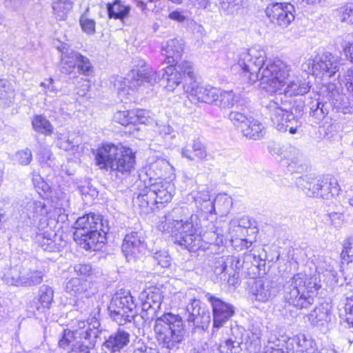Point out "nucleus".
Instances as JSON below:
<instances>
[{
    "mask_svg": "<svg viewBox=\"0 0 353 353\" xmlns=\"http://www.w3.org/2000/svg\"><path fill=\"white\" fill-rule=\"evenodd\" d=\"M140 299L142 302V319L149 321L156 318L154 332L158 344L170 351L179 349L185 334L183 321L179 315L170 312L157 317L163 301L160 289L153 288L143 290Z\"/></svg>",
    "mask_w": 353,
    "mask_h": 353,
    "instance_id": "obj_1",
    "label": "nucleus"
},
{
    "mask_svg": "<svg viewBox=\"0 0 353 353\" xmlns=\"http://www.w3.org/2000/svg\"><path fill=\"white\" fill-rule=\"evenodd\" d=\"M140 299L142 302V319L149 321L156 318L154 332L158 344L170 351L179 349L185 334L183 321L179 315L170 312L157 317L163 301L160 289L153 288L143 290Z\"/></svg>",
    "mask_w": 353,
    "mask_h": 353,
    "instance_id": "obj_2",
    "label": "nucleus"
},
{
    "mask_svg": "<svg viewBox=\"0 0 353 353\" xmlns=\"http://www.w3.org/2000/svg\"><path fill=\"white\" fill-rule=\"evenodd\" d=\"M283 65L285 72L283 77H279V84L273 88L274 90H265L271 94L279 93V96L270 100L265 108L268 110L273 125L278 130H289L290 134H294L297 131L299 121L294 114L288 110L289 104L287 101H283L281 95L284 94L288 97L305 95L309 92L311 84L307 79L298 77L290 79L291 68L284 62Z\"/></svg>",
    "mask_w": 353,
    "mask_h": 353,
    "instance_id": "obj_3",
    "label": "nucleus"
},
{
    "mask_svg": "<svg viewBox=\"0 0 353 353\" xmlns=\"http://www.w3.org/2000/svg\"><path fill=\"white\" fill-rule=\"evenodd\" d=\"M157 229L170 235L173 242L183 249L194 251L202 246L199 216L186 206L174 207L161 218Z\"/></svg>",
    "mask_w": 353,
    "mask_h": 353,
    "instance_id": "obj_4",
    "label": "nucleus"
},
{
    "mask_svg": "<svg viewBox=\"0 0 353 353\" xmlns=\"http://www.w3.org/2000/svg\"><path fill=\"white\" fill-rule=\"evenodd\" d=\"M238 65L252 83L260 81L263 90H274L285 74L283 61L280 59L267 60L264 50L256 48L244 50L239 54Z\"/></svg>",
    "mask_w": 353,
    "mask_h": 353,
    "instance_id": "obj_5",
    "label": "nucleus"
},
{
    "mask_svg": "<svg viewBox=\"0 0 353 353\" xmlns=\"http://www.w3.org/2000/svg\"><path fill=\"white\" fill-rule=\"evenodd\" d=\"M74 228V240L83 249L94 251L101 248L110 229L108 221L94 213L79 217Z\"/></svg>",
    "mask_w": 353,
    "mask_h": 353,
    "instance_id": "obj_6",
    "label": "nucleus"
},
{
    "mask_svg": "<svg viewBox=\"0 0 353 353\" xmlns=\"http://www.w3.org/2000/svg\"><path fill=\"white\" fill-rule=\"evenodd\" d=\"M315 275L294 274L283 286V299L297 310H307L314 303V294L321 287Z\"/></svg>",
    "mask_w": 353,
    "mask_h": 353,
    "instance_id": "obj_7",
    "label": "nucleus"
},
{
    "mask_svg": "<svg viewBox=\"0 0 353 353\" xmlns=\"http://www.w3.org/2000/svg\"><path fill=\"white\" fill-rule=\"evenodd\" d=\"M95 160L101 168L110 169L116 175L129 174L135 164V156L132 150L121 144H103L97 150Z\"/></svg>",
    "mask_w": 353,
    "mask_h": 353,
    "instance_id": "obj_8",
    "label": "nucleus"
},
{
    "mask_svg": "<svg viewBox=\"0 0 353 353\" xmlns=\"http://www.w3.org/2000/svg\"><path fill=\"white\" fill-rule=\"evenodd\" d=\"M181 74L178 73L171 65L161 71L155 72L148 68L141 61L136 68L131 70L125 81L132 90H138L144 82L153 85L161 81L165 88L168 91H174L182 81Z\"/></svg>",
    "mask_w": 353,
    "mask_h": 353,
    "instance_id": "obj_9",
    "label": "nucleus"
},
{
    "mask_svg": "<svg viewBox=\"0 0 353 353\" xmlns=\"http://www.w3.org/2000/svg\"><path fill=\"white\" fill-rule=\"evenodd\" d=\"M77 308L81 313L88 314L92 316V326L86 333L79 332L78 334L81 336V340H77L74 343L68 353H91L90 350L95 346L100 333L99 328L101 324L99 316L101 308L99 307L97 303H94L89 299L77 302Z\"/></svg>",
    "mask_w": 353,
    "mask_h": 353,
    "instance_id": "obj_10",
    "label": "nucleus"
},
{
    "mask_svg": "<svg viewBox=\"0 0 353 353\" xmlns=\"http://www.w3.org/2000/svg\"><path fill=\"white\" fill-rule=\"evenodd\" d=\"M43 276L44 273L41 270L24 263L21 267L11 268L2 279L8 285L32 287L41 283Z\"/></svg>",
    "mask_w": 353,
    "mask_h": 353,
    "instance_id": "obj_11",
    "label": "nucleus"
},
{
    "mask_svg": "<svg viewBox=\"0 0 353 353\" xmlns=\"http://www.w3.org/2000/svg\"><path fill=\"white\" fill-rule=\"evenodd\" d=\"M265 12L270 21L281 29L288 27L295 18L294 6L287 2H272L268 5Z\"/></svg>",
    "mask_w": 353,
    "mask_h": 353,
    "instance_id": "obj_12",
    "label": "nucleus"
},
{
    "mask_svg": "<svg viewBox=\"0 0 353 353\" xmlns=\"http://www.w3.org/2000/svg\"><path fill=\"white\" fill-rule=\"evenodd\" d=\"M173 185L168 182L163 181L161 179H150L148 182H145L143 194L154 201L155 204L168 203L172 197Z\"/></svg>",
    "mask_w": 353,
    "mask_h": 353,
    "instance_id": "obj_13",
    "label": "nucleus"
},
{
    "mask_svg": "<svg viewBox=\"0 0 353 353\" xmlns=\"http://www.w3.org/2000/svg\"><path fill=\"white\" fill-rule=\"evenodd\" d=\"M121 249L128 262H135L140 259L146 250V243L142 232H132L127 234Z\"/></svg>",
    "mask_w": 353,
    "mask_h": 353,
    "instance_id": "obj_14",
    "label": "nucleus"
},
{
    "mask_svg": "<svg viewBox=\"0 0 353 353\" xmlns=\"http://www.w3.org/2000/svg\"><path fill=\"white\" fill-rule=\"evenodd\" d=\"M338 58L326 52L308 60V66H312V74L316 77H331L339 70Z\"/></svg>",
    "mask_w": 353,
    "mask_h": 353,
    "instance_id": "obj_15",
    "label": "nucleus"
},
{
    "mask_svg": "<svg viewBox=\"0 0 353 353\" xmlns=\"http://www.w3.org/2000/svg\"><path fill=\"white\" fill-rule=\"evenodd\" d=\"M187 321L190 325L206 330L211 321L210 312L201 307V301L192 299L186 306Z\"/></svg>",
    "mask_w": 353,
    "mask_h": 353,
    "instance_id": "obj_16",
    "label": "nucleus"
},
{
    "mask_svg": "<svg viewBox=\"0 0 353 353\" xmlns=\"http://www.w3.org/2000/svg\"><path fill=\"white\" fill-rule=\"evenodd\" d=\"M183 89L193 103H212L218 101L219 90L216 88L201 85L194 81L190 85H184Z\"/></svg>",
    "mask_w": 353,
    "mask_h": 353,
    "instance_id": "obj_17",
    "label": "nucleus"
},
{
    "mask_svg": "<svg viewBox=\"0 0 353 353\" xmlns=\"http://www.w3.org/2000/svg\"><path fill=\"white\" fill-rule=\"evenodd\" d=\"M206 298L212 307L213 326L220 328L233 316L234 307L210 294H207Z\"/></svg>",
    "mask_w": 353,
    "mask_h": 353,
    "instance_id": "obj_18",
    "label": "nucleus"
},
{
    "mask_svg": "<svg viewBox=\"0 0 353 353\" xmlns=\"http://www.w3.org/2000/svg\"><path fill=\"white\" fill-rule=\"evenodd\" d=\"M93 284L88 279H80L79 277H72L65 284V291L73 296H79L85 294V296H82L80 299L77 300L75 303L74 307H77V302L80 301H85L86 299L91 300L94 303H97L100 308L99 303L95 299L90 297V294H94L96 292L95 289L92 288ZM77 310V308H76Z\"/></svg>",
    "mask_w": 353,
    "mask_h": 353,
    "instance_id": "obj_19",
    "label": "nucleus"
},
{
    "mask_svg": "<svg viewBox=\"0 0 353 353\" xmlns=\"http://www.w3.org/2000/svg\"><path fill=\"white\" fill-rule=\"evenodd\" d=\"M251 290L255 299L262 303L272 300L279 292L276 282L268 278L256 280L252 284Z\"/></svg>",
    "mask_w": 353,
    "mask_h": 353,
    "instance_id": "obj_20",
    "label": "nucleus"
},
{
    "mask_svg": "<svg viewBox=\"0 0 353 353\" xmlns=\"http://www.w3.org/2000/svg\"><path fill=\"white\" fill-rule=\"evenodd\" d=\"M92 326V316L89 314V317L86 321H79L77 323L75 329L70 330L64 329L61 334L60 339L58 342V346L63 350L75 343L77 340H81V336L79 334V332H87Z\"/></svg>",
    "mask_w": 353,
    "mask_h": 353,
    "instance_id": "obj_21",
    "label": "nucleus"
},
{
    "mask_svg": "<svg viewBox=\"0 0 353 353\" xmlns=\"http://www.w3.org/2000/svg\"><path fill=\"white\" fill-rule=\"evenodd\" d=\"M28 218L30 224L42 228L46 224L48 209L45 202L37 200L29 201L25 206Z\"/></svg>",
    "mask_w": 353,
    "mask_h": 353,
    "instance_id": "obj_22",
    "label": "nucleus"
},
{
    "mask_svg": "<svg viewBox=\"0 0 353 353\" xmlns=\"http://www.w3.org/2000/svg\"><path fill=\"white\" fill-rule=\"evenodd\" d=\"M181 154L182 157L189 161L202 162L208 161L210 156L208 152L207 146L199 138L194 139L190 144L183 147Z\"/></svg>",
    "mask_w": 353,
    "mask_h": 353,
    "instance_id": "obj_23",
    "label": "nucleus"
},
{
    "mask_svg": "<svg viewBox=\"0 0 353 353\" xmlns=\"http://www.w3.org/2000/svg\"><path fill=\"white\" fill-rule=\"evenodd\" d=\"M149 119V112L140 109L117 111L114 115V121L123 125L135 126L137 123L145 124Z\"/></svg>",
    "mask_w": 353,
    "mask_h": 353,
    "instance_id": "obj_24",
    "label": "nucleus"
},
{
    "mask_svg": "<svg viewBox=\"0 0 353 353\" xmlns=\"http://www.w3.org/2000/svg\"><path fill=\"white\" fill-rule=\"evenodd\" d=\"M130 342V334L121 328L112 332L103 343V347L110 353L119 352Z\"/></svg>",
    "mask_w": 353,
    "mask_h": 353,
    "instance_id": "obj_25",
    "label": "nucleus"
},
{
    "mask_svg": "<svg viewBox=\"0 0 353 353\" xmlns=\"http://www.w3.org/2000/svg\"><path fill=\"white\" fill-rule=\"evenodd\" d=\"M321 92L326 94V97L330 101V104L332 105L336 109L337 112H341L343 114L352 112L353 107L347 105L346 100L347 99L345 94L339 92L335 84L330 83L322 88Z\"/></svg>",
    "mask_w": 353,
    "mask_h": 353,
    "instance_id": "obj_26",
    "label": "nucleus"
},
{
    "mask_svg": "<svg viewBox=\"0 0 353 353\" xmlns=\"http://www.w3.org/2000/svg\"><path fill=\"white\" fill-rule=\"evenodd\" d=\"M184 50V43L182 39H172L162 45V54L165 57L168 63H177Z\"/></svg>",
    "mask_w": 353,
    "mask_h": 353,
    "instance_id": "obj_27",
    "label": "nucleus"
},
{
    "mask_svg": "<svg viewBox=\"0 0 353 353\" xmlns=\"http://www.w3.org/2000/svg\"><path fill=\"white\" fill-rule=\"evenodd\" d=\"M311 325L319 328L326 327L331 321V314L327 303L320 304L312 310L307 315Z\"/></svg>",
    "mask_w": 353,
    "mask_h": 353,
    "instance_id": "obj_28",
    "label": "nucleus"
},
{
    "mask_svg": "<svg viewBox=\"0 0 353 353\" xmlns=\"http://www.w3.org/2000/svg\"><path fill=\"white\" fill-rule=\"evenodd\" d=\"M70 63V69L77 65L80 72L84 75H89L92 72V65L90 59L78 52L71 51L68 57L64 56L62 63Z\"/></svg>",
    "mask_w": 353,
    "mask_h": 353,
    "instance_id": "obj_29",
    "label": "nucleus"
},
{
    "mask_svg": "<svg viewBox=\"0 0 353 353\" xmlns=\"http://www.w3.org/2000/svg\"><path fill=\"white\" fill-rule=\"evenodd\" d=\"M321 177L310 175L301 176L296 180V185L310 197H319Z\"/></svg>",
    "mask_w": 353,
    "mask_h": 353,
    "instance_id": "obj_30",
    "label": "nucleus"
},
{
    "mask_svg": "<svg viewBox=\"0 0 353 353\" xmlns=\"http://www.w3.org/2000/svg\"><path fill=\"white\" fill-rule=\"evenodd\" d=\"M319 197L324 199L338 195L340 191L337 180L329 175L321 177Z\"/></svg>",
    "mask_w": 353,
    "mask_h": 353,
    "instance_id": "obj_31",
    "label": "nucleus"
},
{
    "mask_svg": "<svg viewBox=\"0 0 353 353\" xmlns=\"http://www.w3.org/2000/svg\"><path fill=\"white\" fill-rule=\"evenodd\" d=\"M243 134L250 139H259L263 137L265 133L264 126L259 121L248 120L241 126Z\"/></svg>",
    "mask_w": 353,
    "mask_h": 353,
    "instance_id": "obj_32",
    "label": "nucleus"
},
{
    "mask_svg": "<svg viewBox=\"0 0 353 353\" xmlns=\"http://www.w3.org/2000/svg\"><path fill=\"white\" fill-rule=\"evenodd\" d=\"M110 305H112L114 307V310L115 309L125 308L129 310H135L136 304L134 301L132 296L130 294L129 292H117L112 297L110 303Z\"/></svg>",
    "mask_w": 353,
    "mask_h": 353,
    "instance_id": "obj_33",
    "label": "nucleus"
},
{
    "mask_svg": "<svg viewBox=\"0 0 353 353\" xmlns=\"http://www.w3.org/2000/svg\"><path fill=\"white\" fill-rule=\"evenodd\" d=\"M228 263H230L232 267L234 265L236 268H239V264L240 263V261L233 256H227L226 258L224 256H221L217 258L214 262V273L217 275L223 274V276H221V279L224 280L226 279L227 274H231V272H229L230 270L228 267Z\"/></svg>",
    "mask_w": 353,
    "mask_h": 353,
    "instance_id": "obj_34",
    "label": "nucleus"
},
{
    "mask_svg": "<svg viewBox=\"0 0 353 353\" xmlns=\"http://www.w3.org/2000/svg\"><path fill=\"white\" fill-rule=\"evenodd\" d=\"M128 310V309L120 307L119 309H115L114 311L112 305H109L108 306L110 318L120 325L130 322L137 316L136 310Z\"/></svg>",
    "mask_w": 353,
    "mask_h": 353,
    "instance_id": "obj_35",
    "label": "nucleus"
},
{
    "mask_svg": "<svg viewBox=\"0 0 353 353\" xmlns=\"http://www.w3.org/2000/svg\"><path fill=\"white\" fill-rule=\"evenodd\" d=\"M107 10L110 18L123 20L128 16L130 7L125 6L121 1L117 0L112 4L108 3Z\"/></svg>",
    "mask_w": 353,
    "mask_h": 353,
    "instance_id": "obj_36",
    "label": "nucleus"
},
{
    "mask_svg": "<svg viewBox=\"0 0 353 353\" xmlns=\"http://www.w3.org/2000/svg\"><path fill=\"white\" fill-rule=\"evenodd\" d=\"M72 8V0H54L52 2L53 12L58 20H65Z\"/></svg>",
    "mask_w": 353,
    "mask_h": 353,
    "instance_id": "obj_37",
    "label": "nucleus"
},
{
    "mask_svg": "<svg viewBox=\"0 0 353 353\" xmlns=\"http://www.w3.org/2000/svg\"><path fill=\"white\" fill-rule=\"evenodd\" d=\"M34 130L45 135H50L52 132V126L50 121L41 115L34 117L32 121Z\"/></svg>",
    "mask_w": 353,
    "mask_h": 353,
    "instance_id": "obj_38",
    "label": "nucleus"
},
{
    "mask_svg": "<svg viewBox=\"0 0 353 353\" xmlns=\"http://www.w3.org/2000/svg\"><path fill=\"white\" fill-rule=\"evenodd\" d=\"M297 345L299 351L302 353H316L318 352L315 341L311 337H307L305 334L298 336Z\"/></svg>",
    "mask_w": 353,
    "mask_h": 353,
    "instance_id": "obj_39",
    "label": "nucleus"
},
{
    "mask_svg": "<svg viewBox=\"0 0 353 353\" xmlns=\"http://www.w3.org/2000/svg\"><path fill=\"white\" fill-rule=\"evenodd\" d=\"M282 154V159H286L289 164H298L301 161V156L299 150L293 145H283Z\"/></svg>",
    "mask_w": 353,
    "mask_h": 353,
    "instance_id": "obj_40",
    "label": "nucleus"
},
{
    "mask_svg": "<svg viewBox=\"0 0 353 353\" xmlns=\"http://www.w3.org/2000/svg\"><path fill=\"white\" fill-rule=\"evenodd\" d=\"M339 20L347 24H353V2L347 3L336 10Z\"/></svg>",
    "mask_w": 353,
    "mask_h": 353,
    "instance_id": "obj_41",
    "label": "nucleus"
},
{
    "mask_svg": "<svg viewBox=\"0 0 353 353\" xmlns=\"http://www.w3.org/2000/svg\"><path fill=\"white\" fill-rule=\"evenodd\" d=\"M213 201L214 204H215V212H216V214L219 213L223 215L228 213L232 205L231 198L227 196L225 194L218 195Z\"/></svg>",
    "mask_w": 353,
    "mask_h": 353,
    "instance_id": "obj_42",
    "label": "nucleus"
},
{
    "mask_svg": "<svg viewBox=\"0 0 353 353\" xmlns=\"http://www.w3.org/2000/svg\"><path fill=\"white\" fill-rule=\"evenodd\" d=\"M237 99L238 97L232 90L221 91L219 90L218 101L214 103L223 108H228L232 106L237 101Z\"/></svg>",
    "mask_w": 353,
    "mask_h": 353,
    "instance_id": "obj_43",
    "label": "nucleus"
},
{
    "mask_svg": "<svg viewBox=\"0 0 353 353\" xmlns=\"http://www.w3.org/2000/svg\"><path fill=\"white\" fill-rule=\"evenodd\" d=\"M54 291L51 287L43 285L39 288V301L43 308H49L53 301Z\"/></svg>",
    "mask_w": 353,
    "mask_h": 353,
    "instance_id": "obj_44",
    "label": "nucleus"
},
{
    "mask_svg": "<svg viewBox=\"0 0 353 353\" xmlns=\"http://www.w3.org/2000/svg\"><path fill=\"white\" fill-rule=\"evenodd\" d=\"M174 65L173 68L178 73L181 74L182 78L187 76L191 81L194 79V70L192 62L183 61Z\"/></svg>",
    "mask_w": 353,
    "mask_h": 353,
    "instance_id": "obj_45",
    "label": "nucleus"
},
{
    "mask_svg": "<svg viewBox=\"0 0 353 353\" xmlns=\"http://www.w3.org/2000/svg\"><path fill=\"white\" fill-rule=\"evenodd\" d=\"M248 111L246 109H241V110L236 107L234 110H232L228 114V119L235 125H243L248 121Z\"/></svg>",
    "mask_w": 353,
    "mask_h": 353,
    "instance_id": "obj_46",
    "label": "nucleus"
},
{
    "mask_svg": "<svg viewBox=\"0 0 353 353\" xmlns=\"http://www.w3.org/2000/svg\"><path fill=\"white\" fill-rule=\"evenodd\" d=\"M57 145L65 151L73 150L75 147H78V141L71 139L70 136L63 134H57L56 141Z\"/></svg>",
    "mask_w": 353,
    "mask_h": 353,
    "instance_id": "obj_47",
    "label": "nucleus"
},
{
    "mask_svg": "<svg viewBox=\"0 0 353 353\" xmlns=\"http://www.w3.org/2000/svg\"><path fill=\"white\" fill-rule=\"evenodd\" d=\"M328 112L329 106L327 103L317 100L316 101V109L314 111L310 112V115L316 120L315 123H319L328 114Z\"/></svg>",
    "mask_w": 353,
    "mask_h": 353,
    "instance_id": "obj_48",
    "label": "nucleus"
},
{
    "mask_svg": "<svg viewBox=\"0 0 353 353\" xmlns=\"http://www.w3.org/2000/svg\"><path fill=\"white\" fill-rule=\"evenodd\" d=\"M327 221L332 227L339 230L345 223L344 214L339 212H330L327 214Z\"/></svg>",
    "mask_w": 353,
    "mask_h": 353,
    "instance_id": "obj_49",
    "label": "nucleus"
},
{
    "mask_svg": "<svg viewBox=\"0 0 353 353\" xmlns=\"http://www.w3.org/2000/svg\"><path fill=\"white\" fill-rule=\"evenodd\" d=\"M345 288L347 291L345 294L346 297L345 310L348 314L347 321L353 325V289L351 290L348 284Z\"/></svg>",
    "mask_w": 353,
    "mask_h": 353,
    "instance_id": "obj_50",
    "label": "nucleus"
},
{
    "mask_svg": "<svg viewBox=\"0 0 353 353\" xmlns=\"http://www.w3.org/2000/svg\"><path fill=\"white\" fill-rule=\"evenodd\" d=\"M214 230L208 231L203 234V237L206 239L207 242L210 244L219 245L223 243V234L220 230H218L214 226L212 229Z\"/></svg>",
    "mask_w": 353,
    "mask_h": 353,
    "instance_id": "obj_51",
    "label": "nucleus"
},
{
    "mask_svg": "<svg viewBox=\"0 0 353 353\" xmlns=\"http://www.w3.org/2000/svg\"><path fill=\"white\" fill-rule=\"evenodd\" d=\"M79 23L84 32L88 34H93L95 32V21L88 18L85 12L81 16Z\"/></svg>",
    "mask_w": 353,
    "mask_h": 353,
    "instance_id": "obj_52",
    "label": "nucleus"
},
{
    "mask_svg": "<svg viewBox=\"0 0 353 353\" xmlns=\"http://www.w3.org/2000/svg\"><path fill=\"white\" fill-rule=\"evenodd\" d=\"M15 161L22 165H27L30 163L32 159V154L29 148L19 150L16 152Z\"/></svg>",
    "mask_w": 353,
    "mask_h": 353,
    "instance_id": "obj_53",
    "label": "nucleus"
},
{
    "mask_svg": "<svg viewBox=\"0 0 353 353\" xmlns=\"http://www.w3.org/2000/svg\"><path fill=\"white\" fill-rule=\"evenodd\" d=\"M154 260L161 268H168L170 265L171 258L165 250H160L154 253Z\"/></svg>",
    "mask_w": 353,
    "mask_h": 353,
    "instance_id": "obj_54",
    "label": "nucleus"
},
{
    "mask_svg": "<svg viewBox=\"0 0 353 353\" xmlns=\"http://www.w3.org/2000/svg\"><path fill=\"white\" fill-rule=\"evenodd\" d=\"M37 237L39 245L44 251L51 252H55L58 249L54 241L51 238L47 237L44 234H39Z\"/></svg>",
    "mask_w": 353,
    "mask_h": 353,
    "instance_id": "obj_55",
    "label": "nucleus"
},
{
    "mask_svg": "<svg viewBox=\"0 0 353 353\" xmlns=\"http://www.w3.org/2000/svg\"><path fill=\"white\" fill-rule=\"evenodd\" d=\"M77 277L88 279L92 274V268L90 264H77L74 266Z\"/></svg>",
    "mask_w": 353,
    "mask_h": 353,
    "instance_id": "obj_56",
    "label": "nucleus"
},
{
    "mask_svg": "<svg viewBox=\"0 0 353 353\" xmlns=\"http://www.w3.org/2000/svg\"><path fill=\"white\" fill-rule=\"evenodd\" d=\"M79 190L84 199L89 201V199H93L98 195V192L96 188L90 185L89 183L86 185H80Z\"/></svg>",
    "mask_w": 353,
    "mask_h": 353,
    "instance_id": "obj_57",
    "label": "nucleus"
},
{
    "mask_svg": "<svg viewBox=\"0 0 353 353\" xmlns=\"http://www.w3.org/2000/svg\"><path fill=\"white\" fill-rule=\"evenodd\" d=\"M39 161L41 163L48 164L52 161L54 157L50 149L46 147H41L38 152Z\"/></svg>",
    "mask_w": 353,
    "mask_h": 353,
    "instance_id": "obj_58",
    "label": "nucleus"
},
{
    "mask_svg": "<svg viewBox=\"0 0 353 353\" xmlns=\"http://www.w3.org/2000/svg\"><path fill=\"white\" fill-rule=\"evenodd\" d=\"M239 344V342L230 339H226L219 345V351L221 353H234V349Z\"/></svg>",
    "mask_w": 353,
    "mask_h": 353,
    "instance_id": "obj_59",
    "label": "nucleus"
},
{
    "mask_svg": "<svg viewBox=\"0 0 353 353\" xmlns=\"http://www.w3.org/2000/svg\"><path fill=\"white\" fill-rule=\"evenodd\" d=\"M142 194H143V189L141 190L140 192L138 194L137 199L135 202L143 209L147 210V208L150 206V205H155L154 201H151V199L147 196H145L143 198H141Z\"/></svg>",
    "mask_w": 353,
    "mask_h": 353,
    "instance_id": "obj_60",
    "label": "nucleus"
},
{
    "mask_svg": "<svg viewBox=\"0 0 353 353\" xmlns=\"http://www.w3.org/2000/svg\"><path fill=\"white\" fill-rule=\"evenodd\" d=\"M215 204L214 201L200 203V204H196V208L200 210L202 212L205 214H214L215 212Z\"/></svg>",
    "mask_w": 353,
    "mask_h": 353,
    "instance_id": "obj_61",
    "label": "nucleus"
},
{
    "mask_svg": "<svg viewBox=\"0 0 353 353\" xmlns=\"http://www.w3.org/2000/svg\"><path fill=\"white\" fill-rule=\"evenodd\" d=\"M343 83L347 89L353 92V66L348 68L343 76Z\"/></svg>",
    "mask_w": 353,
    "mask_h": 353,
    "instance_id": "obj_62",
    "label": "nucleus"
},
{
    "mask_svg": "<svg viewBox=\"0 0 353 353\" xmlns=\"http://www.w3.org/2000/svg\"><path fill=\"white\" fill-rule=\"evenodd\" d=\"M195 204H200V203L212 201L210 199V195L208 190H203L198 192L194 196Z\"/></svg>",
    "mask_w": 353,
    "mask_h": 353,
    "instance_id": "obj_63",
    "label": "nucleus"
},
{
    "mask_svg": "<svg viewBox=\"0 0 353 353\" xmlns=\"http://www.w3.org/2000/svg\"><path fill=\"white\" fill-rule=\"evenodd\" d=\"M132 353H157L155 350L148 347L145 344L141 343L135 347Z\"/></svg>",
    "mask_w": 353,
    "mask_h": 353,
    "instance_id": "obj_64",
    "label": "nucleus"
}]
</instances>
